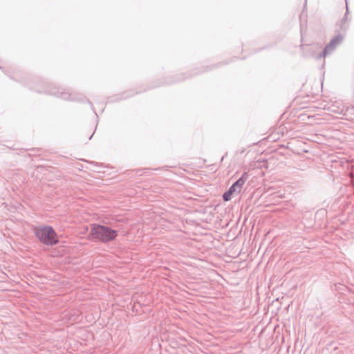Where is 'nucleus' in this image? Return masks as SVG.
<instances>
[{"mask_svg":"<svg viewBox=\"0 0 354 354\" xmlns=\"http://www.w3.org/2000/svg\"><path fill=\"white\" fill-rule=\"evenodd\" d=\"M89 236L90 239H98L102 242H108L116 237L117 232L106 226L93 225Z\"/></svg>","mask_w":354,"mask_h":354,"instance_id":"1","label":"nucleus"},{"mask_svg":"<svg viewBox=\"0 0 354 354\" xmlns=\"http://www.w3.org/2000/svg\"><path fill=\"white\" fill-rule=\"evenodd\" d=\"M36 236L46 245H55L58 242L57 234L50 226H43L35 229Z\"/></svg>","mask_w":354,"mask_h":354,"instance_id":"2","label":"nucleus"},{"mask_svg":"<svg viewBox=\"0 0 354 354\" xmlns=\"http://www.w3.org/2000/svg\"><path fill=\"white\" fill-rule=\"evenodd\" d=\"M343 39H344V35H342L341 34L336 35L335 37H333L330 40L329 44H328L324 47L322 52L317 55V59L324 58L326 56L332 53L335 50L337 46H339L343 41Z\"/></svg>","mask_w":354,"mask_h":354,"instance_id":"3","label":"nucleus"},{"mask_svg":"<svg viewBox=\"0 0 354 354\" xmlns=\"http://www.w3.org/2000/svg\"><path fill=\"white\" fill-rule=\"evenodd\" d=\"M247 178H248L247 173H244L242 175V176L240 178H239L234 184L235 185V186H236L238 189L241 190L243 185L245 184Z\"/></svg>","mask_w":354,"mask_h":354,"instance_id":"4","label":"nucleus"},{"mask_svg":"<svg viewBox=\"0 0 354 354\" xmlns=\"http://www.w3.org/2000/svg\"><path fill=\"white\" fill-rule=\"evenodd\" d=\"M232 196V194L231 193V191H227L223 195V198L225 201H228L231 199Z\"/></svg>","mask_w":354,"mask_h":354,"instance_id":"5","label":"nucleus"},{"mask_svg":"<svg viewBox=\"0 0 354 354\" xmlns=\"http://www.w3.org/2000/svg\"><path fill=\"white\" fill-rule=\"evenodd\" d=\"M229 191H231V193L233 194L234 193H239L241 192V189H238V188L236 187V186H235L234 184H233L230 187V189H228Z\"/></svg>","mask_w":354,"mask_h":354,"instance_id":"6","label":"nucleus"},{"mask_svg":"<svg viewBox=\"0 0 354 354\" xmlns=\"http://www.w3.org/2000/svg\"><path fill=\"white\" fill-rule=\"evenodd\" d=\"M346 17H345L344 19H342V28H346V27H344V25L346 22Z\"/></svg>","mask_w":354,"mask_h":354,"instance_id":"7","label":"nucleus"}]
</instances>
